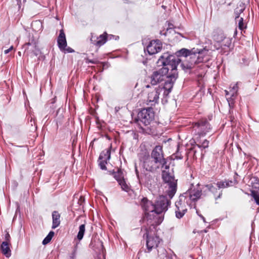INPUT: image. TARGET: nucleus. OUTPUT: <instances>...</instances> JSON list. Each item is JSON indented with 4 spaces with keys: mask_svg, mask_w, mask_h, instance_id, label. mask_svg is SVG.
I'll use <instances>...</instances> for the list:
<instances>
[{
    "mask_svg": "<svg viewBox=\"0 0 259 259\" xmlns=\"http://www.w3.org/2000/svg\"><path fill=\"white\" fill-rule=\"evenodd\" d=\"M250 185L255 191L259 190V179L256 177H252L249 180Z\"/></svg>",
    "mask_w": 259,
    "mask_h": 259,
    "instance_id": "25",
    "label": "nucleus"
},
{
    "mask_svg": "<svg viewBox=\"0 0 259 259\" xmlns=\"http://www.w3.org/2000/svg\"><path fill=\"white\" fill-rule=\"evenodd\" d=\"M145 211V215L144 217V222L149 226V230L155 229V227L163 221V218L159 216V213H157L155 211L152 210H144Z\"/></svg>",
    "mask_w": 259,
    "mask_h": 259,
    "instance_id": "5",
    "label": "nucleus"
},
{
    "mask_svg": "<svg viewBox=\"0 0 259 259\" xmlns=\"http://www.w3.org/2000/svg\"><path fill=\"white\" fill-rule=\"evenodd\" d=\"M237 18L239 19V22H238L239 28L240 30H243V29H244L246 27L245 24L243 23V19L242 17L239 18V17H236V19H237Z\"/></svg>",
    "mask_w": 259,
    "mask_h": 259,
    "instance_id": "31",
    "label": "nucleus"
},
{
    "mask_svg": "<svg viewBox=\"0 0 259 259\" xmlns=\"http://www.w3.org/2000/svg\"><path fill=\"white\" fill-rule=\"evenodd\" d=\"M162 49V43L159 40H153L147 47V51L149 55H153L159 52Z\"/></svg>",
    "mask_w": 259,
    "mask_h": 259,
    "instance_id": "15",
    "label": "nucleus"
},
{
    "mask_svg": "<svg viewBox=\"0 0 259 259\" xmlns=\"http://www.w3.org/2000/svg\"><path fill=\"white\" fill-rule=\"evenodd\" d=\"M163 90L162 88L157 87L148 94V101L151 103V105L157 103L159 100L160 93Z\"/></svg>",
    "mask_w": 259,
    "mask_h": 259,
    "instance_id": "17",
    "label": "nucleus"
},
{
    "mask_svg": "<svg viewBox=\"0 0 259 259\" xmlns=\"http://www.w3.org/2000/svg\"><path fill=\"white\" fill-rule=\"evenodd\" d=\"M135 171H136L137 177L138 179H139V181L143 180V178L142 177V175H140L136 166H135Z\"/></svg>",
    "mask_w": 259,
    "mask_h": 259,
    "instance_id": "36",
    "label": "nucleus"
},
{
    "mask_svg": "<svg viewBox=\"0 0 259 259\" xmlns=\"http://www.w3.org/2000/svg\"><path fill=\"white\" fill-rule=\"evenodd\" d=\"M90 39L93 44L98 47H100L107 41V34L106 32H104L99 36H97L96 35L92 34Z\"/></svg>",
    "mask_w": 259,
    "mask_h": 259,
    "instance_id": "16",
    "label": "nucleus"
},
{
    "mask_svg": "<svg viewBox=\"0 0 259 259\" xmlns=\"http://www.w3.org/2000/svg\"><path fill=\"white\" fill-rule=\"evenodd\" d=\"M172 27H173V25L172 24L168 23V26L167 28V30H168V29L172 28Z\"/></svg>",
    "mask_w": 259,
    "mask_h": 259,
    "instance_id": "46",
    "label": "nucleus"
},
{
    "mask_svg": "<svg viewBox=\"0 0 259 259\" xmlns=\"http://www.w3.org/2000/svg\"><path fill=\"white\" fill-rule=\"evenodd\" d=\"M115 179L118 182L119 185L121 186L122 189L126 192H128L130 188L126 183L124 179H121V178H117V175L115 176Z\"/></svg>",
    "mask_w": 259,
    "mask_h": 259,
    "instance_id": "23",
    "label": "nucleus"
},
{
    "mask_svg": "<svg viewBox=\"0 0 259 259\" xmlns=\"http://www.w3.org/2000/svg\"><path fill=\"white\" fill-rule=\"evenodd\" d=\"M150 157L161 164L162 168L165 169L169 168V166L167 165L166 160L164 158L162 147L161 146L158 145L155 146L151 152Z\"/></svg>",
    "mask_w": 259,
    "mask_h": 259,
    "instance_id": "11",
    "label": "nucleus"
},
{
    "mask_svg": "<svg viewBox=\"0 0 259 259\" xmlns=\"http://www.w3.org/2000/svg\"><path fill=\"white\" fill-rule=\"evenodd\" d=\"M172 157L174 159H181L182 158V156L181 155H179L178 153L174 154L172 155Z\"/></svg>",
    "mask_w": 259,
    "mask_h": 259,
    "instance_id": "37",
    "label": "nucleus"
},
{
    "mask_svg": "<svg viewBox=\"0 0 259 259\" xmlns=\"http://www.w3.org/2000/svg\"><path fill=\"white\" fill-rule=\"evenodd\" d=\"M142 166L146 170L153 172L158 169L161 164L153 159L148 154L144 155L140 159Z\"/></svg>",
    "mask_w": 259,
    "mask_h": 259,
    "instance_id": "9",
    "label": "nucleus"
},
{
    "mask_svg": "<svg viewBox=\"0 0 259 259\" xmlns=\"http://www.w3.org/2000/svg\"><path fill=\"white\" fill-rule=\"evenodd\" d=\"M9 243L3 242L1 246V250L3 254L9 257L11 255V251L10 248Z\"/></svg>",
    "mask_w": 259,
    "mask_h": 259,
    "instance_id": "21",
    "label": "nucleus"
},
{
    "mask_svg": "<svg viewBox=\"0 0 259 259\" xmlns=\"http://www.w3.org/2000/svg\"><path fill=\"white\" fill-rule=\"evenodd\" d=\"M18 54L20 56L21 55V53L20 52L18 53Z\"/></svg>",
    "mask_w": 259,
    "mask_h": 259,
    "instance_id": "52",
    "label": "nucleus"
},
{
    "mask_svg": "<svg viewBox=\"0 0 259 259\" xmlns=\"http://www.w3.org/2000/svg\"><path fill=\"white\" fill-rule=\"evenodd\" d=\"M233 119H234V118H231V121L232 122H233Z\"/></svg>",
    "mask_w": 259,
    "mask_h": 259,
    "instance_id": "51",
    "label": "nucleus"
},
{
    "mask_svg": "<svg viewBox=\"0 0 259 259\" xmlns=\"http://www.w3.org/2000/svg\"><path fill=\"white\" fill-rule=\"evenodd\" d=\"M89 62L92 64H96L97 63V61H94V60H89Z\"/></svg>",
    "mask_w": 259,
    "mask_h": 259,
    "instance_id": "47",
    "label": "nucleus"
},
{
    "mask_svg": "<svg viewBox=\"0 0 259 259\" xmlns=\"http://www.w3.org/2000/svg\"><path fill=\"white\" fill-rule=\"evenodd\" d=\"M99 165L101 169H102L103 170H106V164L107 163V161L105 160H99Z\"/></svg>",
    "mask_w": 259,
    "mask_h": 259,
    "instance_id": "32",
    "label": "nucleus"
},
{
    "mask_svg": "<svg viewBox=\"0 0 259 259\" xmlns=\"http://www.w3.org/2000/svg\"><path fill=\"white\" fill-rule=\"evenodd\" d=\"M57 44L61 51H63L67 47L65 34L63 29L60 31V34L57 39Z\"/></svg>",
    "mask_w": 259,
    "mask_h": 259,
    "instance_id": "18",
    "label": "nucleus"
},
{
    "mask_svg": "<svg viewBox=\"0 0 259 259\" xmlns=\"http://www.w3.org/2000/svg\"><path fill=\"white\" fill-rule=\"evenodd\" d=\"M251 195L253 198L254 201L256 204L259 205V193L255 190H252Z\"/></svg>",
    "mask_w": 259,
    "mask_h": 259,
    "instance_id": "29",
    "label": "nucleus"
},
{
    "mask_svg": "<svg viewBox=\"0 0 259 259\" xmlns=\"http://www.w3.org/2000/svg\"><path fill=\"white\" fill-rule=\"evenodd\" d=\"M197 214L199 215V216L201 219H202L203 218H204V217H203V215H202L201 214H198V211H197Z\"/></svg>",
    "mask_w": 259,
    "mask_h": 259,
    "instance_id": "48",
    "label": "nucleus"
},
{
    "mask_svg": "<svg viewBox=\"0 0 259 259\" xmlns=\"http://www.w3.org/2000/svg\"><path fill=\"white\" fill-rule=\"evenodd\" d=\"M237 184L235 180H225L223 181H219L216 183V185L218 189H224L234 186Z\"/></svg>",
    "mask_w": 259,
    "mask_h": 259,
    "instance_id": "19",
    "label": "nucleus"
},
{
    "mask_svg": "<svg viewBox=\"0 0 259 259\" xmlns=\"http://www.w3.org/2000/svg\"><path fill=\"white\" fill-rule=\"evenodd\" d=\"M5 241L4 242H7V243H10L11 237L8 232H6L5 235Z\"/></svg>",
    "mask_w": 259,
    "mask_h": 259,
    "instance_id": "34",
    "label": "nucleus"
},
{
    "mask_svg": "<svg viewBox=\"0 0 259 259\" xmlns=\"http://www.w3.org/2000/svg\"><path fill=\"white\" fill-rule=\"evenodd\" d=\"M117 175V178H120H120H121V179H123V176H122V174H121L120 172L118 171V172H117V173L115 174H114V176H115V175Z\"/></svg>",
    "mask_w": 259,
    "mask_h": 259,
    "instance_id": "41",
    "label": "nucleus"
},
{
    "mask_svg": "<svg viewBox=\"0 0 259 259\" xmlns=\"http://www.w3.org/2000/svg\"><path fill=\"white\" fill-rule=\"evenodd\" d=\"M195 204L191 203L187 199L184 194H181L179 200L175 203L176 209L175 210L176 216L178 219L182 218L187 211V206L192 207Z\"/></svg>",
    "mask_w": 259,
    "mask_h": 259,
    "instance_id": "6",
    "label": "nucleus"
},
{
    "mask_svg": "<svg viewBox=\"0 0 259 259\" xmlns=\"http://www.w3.org/2000/svg\"><path fill=\"white\" fill-rule=\"evenodd\" d=\"M145 230L146 233L143 237L146 238V247L148 252H150L153 248L158 247L161 239L152 230H149L147 227Z\"/></svg>",
    "mask_w": 259,
    "mask_h": 259,
    "instance_id": "8",
    "label": "nucleus"
},
{
    "mask_svg": "<svg viewBox=\"0 0 259 259\" xmlns=\"http://www.w3.org/2000/svg\"><path fill=\"white\" fill-rule=\"evenodd\" d=\"M114 37H115V36H114L113 35H107V39H111L112 38H114Z\"/></svg>",
    "mask_w": 259,
    "mask_h": 259,
    "instance_id": "45",
    "label": "nucleus"
},
{
    "mask_svg": "<svg viewBox=\"0 0 259 259\" xmlns=\"http://www.w3.org/2000/svg\"><path fill=\"white\" fill-rule=\"evenodd\" d=\"M157 252L158 256L161 258L164 257L166 256V251L163 248L160 247L158 249Z\"/></svg>",
    "mask_w": 259,
    "mask_h": 259,
    "instance_id": "30",
    "label": "nucleus"
},
{
    "mask_svg": "<svg viewBox=\"0 0 259 259\" xmlns=\"http://www.w3.org/2000/svg\"><path fill=\"white\" fill-rule=\"evenodd\" d=\"M208 52V50L205 49L190 51L183 48L177 52V56L184 57L190 56L191 64L188 67L191 68L192 67L193 64H195L208 61L209 60V57L207 56Z\"/></svg>",
    "mask_w": 259,
    "mask_h": 259,
    "instance_id": "3",
    "label": "nucleus"
},
{
    "mask_svg": "<svg viewBox=\"0 0 259 259\" xmlns=\"http://www.w3.org/2000/svg\"><path fill=\"white\" fill-rule=\"evenodd\" d=\"M162 179L165 184H166L165 188H167L166 191L167 194L169 198L171 199L177 191V181L175 180L173 176L164 171L162 172Z\"/></svg>",
    "mask_w": 259,
    "mask_h": 259,
    "instance_id": "7",
    "label": "nucleus"
},
{
    "mask_svg": "<svg viewBox=\"0 0 259 259\" xmlns=\"http://www.w3.org/2000/svg\"><path fill=\"white\" fill-rule=\"evenodd\" d=\"M183 194L191 204H195L202 195V189L199 187V184L196 186L192 184L191 187Z\"/></svg>",
    "mask_w": 259,
    "mask_h": 259,
    "instance_id": "10",
    "label": "nucleus"
},
{
    "mask_svg": "<svg viewBox=\"0 0 259 259\" xmlns=\"http://www.w3.org/2000/svg\"><path fill=\"white\" fill-rule=\"evenodd\" d=\"M115 179L118 182L119 185L121 186L122 189L126 192H128L130 188L126 183L124 179H121V178H117V175L115 176Z\"/></svg>",
    "mask_w": 259,
    "mask_h": 259,
    "instance_id": "24",
    "label": "nucleus"
},
{
    "mask_svg": "<svg viewBox=\"0 0 259 259\" xmlns=\"http://www.w3.org/2000/svg\"><path fill=\"white\" fill-rule=\"evenodd\" d=\"M195 133L200 136H204L211 129L210 125L206 119H202L193 125Z\"/></svg>",
    "mask_w": 259,
    "mask_h": 259,
    "instance_id": "12",
    "label": "nucleus"
},
{
    "mask_svg": "<svg viewBox=\"0 0 259 259\" xmlns=\"http://www.w3.org/2000/svg\"><path fill=\"white\" fill-rule=\"evenodd\" d=\"M34 24L40 25V27H41V24L40 22V21H35V22H34V23H32V25H34Z\"/></svg>",
    "mask_w": 259,
    "mask_h": 259,
    "instance_id": "43",
    "label": "nucleus"
},
{
    "mask_svg": "<svg viewBox=\"0 0 259 259\" xmlns=\"http://www.w3.org/2000/svg\"><path fill=\"white\" fill-rule=\"evenodd\" d=\"M29 123L32 126H33V124L35 123L34 119L32 117H31L29 120Z\"/></svg>",
    "mask_w": 259,
    "mask_h": 259,
    "instance_id": "42",
    "label": "nucleus"
},
{
    "mask_svg": "<svg viewBox=\"0 0 259 259\" xmlns=\"http://www.w3.org/2000/svg\"><path fill=\"white\" fill-rule=\"evenodd\" d=\"M202 219V220H203V221L204 222H205V219L204 217V218H203Z\"/></svg>",
    "mask_w": 259,
    "mask_h": 259,
    "instance_id": "49",
    "label": "nucleus"
},
{
    "mask_svg": "<svg viewBox=\"0 0 259 259\" xmlns=\"http://www.w3.org/2000/svg\"><path fill=\"white\" fill-rule=\"evenodd\" d=\"M205 187L207 188V189L211 192L214 195L215 199L217 200L219 198H220L222 195V192L221 191L219 194H218V189L217 188H215L214 186H213L211 184H207L205 185Z\"/></svg>",
    "mask_w": 259,
    "mask_h": 259,
    "instance_id": "22",
    "label": "nucleus"
},
{
    "mask_svg": "<svg viewBox=\"0 0 259 259\" xmlns=\"http://www.w3.org/2000/svg\"><path fill=\"white\" fill-rule=\"evenodd\" d=\"M180 62L179 59L175 56L169 55L168 53H164L160 56L158 63L161 64L163 67L158 70L153 72L150 76V82L152 85H156L163 81L165 77L166 80L162 88L167 91L171 92L176 79L178 77L177 66Z\"/></svg>",
    "mask_w": 259,
    "mask_h": 259,
    "instance_id": "1",
    "label": "nucleus"
},
{
    "mask_svg": "<svg viewBox=\"0 0 259 259\" xmlns=\"http://www.w3.org/2000/svg\"><path fill=\"white\" fill-rule=\"evenodd\" d=\"M51 239H50L49 238H48L47 236L45 238V239L43 240L42 241V244L44 245H46V244H47L48 243H49L50 241H51Z\"/></svg>",
    "mask_w": 259,
    "mask_h": 259,
    "instance_id": "38",
    "label": "nucleus"
},
{
    "mask_svg": "<svg viewBox=\"0 0 259 259\" xmlns=\"http://www.w3.org/2000/svg\"><path fill=\"white\" fill-rule=\"evenodd\" d=\"M218 42H224L222 45V46H226L228 47H230L231 44V40L229 38H227L224 36L223 34H221V39H218L217 38H214Z\"/></svg>",
    "mask_w": 259,
    "mask_h": 259,
    "instance_id": "26",
    "label": "nucleus"
},
{
    "mask_svg": "<svg viewBox=\"0 0 259 259\" xmlns=\"http://www.w3.org/2000/svg\"><path fill=\"white\" fill-rule=\"evenodd\" d=\"M27 47V53H32L35 56H37L39 53V50L37 47V41L32 36L30 38L28 42L23 45V48Z\"/></svg>",
    "mask_w": 259,
    "mask_h": 259,
    "instance_id": "14",
    "label": "nucleus"
},
{
    "mask_svg": "<svg viewBox=\"0 0 259 259\" xmlns=\"http://www.w3.org/2000/svg\"><path fill=\"white\" fill-rule=\"evenodd\" d=\"M146 87H147V88H149V85H147L146 86Z\"/></svg>",
    "mask_w": 259,
    "mask_h": 259,
    "instance_id": "53",
    "label": "nucleus"
},
{
    "mask_svg": "<svg viewBox=\"0 0 259 259\" xmlns=\"http://www.w3.org/2000/svg\"><path fill=\"white\" fill-rule=\"evenodd\" d=\"M36 126H35V127H33V128H32V130H36Z\"/></svg>",
    "mask_w": 259,
    "mask_h": 259,
    "instance_id": "50",
    "label": "nucleus"
},
{
    "mask_svg": "<svg viewBox=\"0 0 259 259\" xmlns=\"http://www.w3.org/2000/svg\"><path fill=\"white\" fill-rule=\"evenodd\" d=\"M52 228L55 229L60 224V214L57 211H54L52 212Z\"/></svg>",
    "mask_w": 259,
    "mask_h": 259,
    "instance_id": "20",
    "label": "nucleus"
},
{
    "mask_svg": "<svg viewBox=\"0 0 259 259\" xmlns=\"http://www.w3.org/2000/svg\"><path fill=\"white\" fill-rule=\"evenodd\" d=\"M154 118V113L151 108H144L138 114L136 122L143 128V126H148L153 121Z\"/></svg>",
    "mask_w": 259,
    "mask_h": 259,
    "instance_id": "4",
    "label": "nucleus"
},
{
    "mask_svg": "<svg viewBox=\"0 0 259 259\" xmlns=\"http://www.w3.org/2000/svg\"><path fill=\"white\" fill-rule=\"evenodd\" d=\"M111 152L109 149L103 151L100 155L99 160L108 161L110 158Z\"/></svg>",
    "mask_w": 259,
    "mask_h": 259,
    "instance_id": "27",
    "label": "nucleus"
},
{
    "mask_svg": "<svg viewBox=\"0 0 259 259\" xmlns=\"http://www.w3.org/2000/svg\"><path fill=\"white\" fill-rule=\"evenodd\" d=\"M64 53H73L74 52V50L70 47L65 48L64 50H63V51Z\"/></svg>",
    "mask_w": 259,
    "mask_h": 259,
    "instance_id": "35",
    "label": "nucleus"
},
{
    "mask_svg": "<svg viewBox=\"0 0 259 259\" xmlns=\"http://www.w3.org/2000/svg\"><path fill=\"white\" fill-rule=\"evenodd\" d=\"M209 141L207 140H205L201 144H198L197 146L200 148H203L204 149L208 147Z\"/></svg>",
    "mask_w": 259,
    "mask_h": 259,
    "instance_id": "33",
    "label": "nucleus"
},
{
    "mask_svg": "<svg viewBox=\"0 0 259 259\" xmlns=\"http://www.w3.org/2000/svg\"><path fill=\"white\" fill-rule=\"evenodd\" d=\"M170 199H168L166 196L161 195L157 199L154 203H153L147 198H143L141 200V205L143 210H152L160 214L167 210L170 204Z\"/></svg>",
    "mask_w": 259,
    "mask_h": 259,
    "instance_id": "2",
    "label": "nucleus"
},
{
    "mask_svg": "<svg viewBox=\"0 0 259 259\" xmlns=\"http://www.w3.org/2000/svg\"><path fill=\"white\" fill-rule=\"evenodd\" d=\"M54 232L52 231H50L49 234H48V235L47 236V237L49 238L50 239L52 240L53 237L54 236Z\"/></svg>",
    "mask_w": 259,
    "mask_h": 259,
    "instance_id": "39",
    "label": "nucleus"
},
{
    "mask_svg": "<svg viewBox=\"0 0 259 259\" xmlns=\"http://www.w3.org/2000/svg\"><path fill=\"white\" fill-rule=\"evenodd\" d=\"M85 230V225H81L79 227V231L77 235V238L79 241H80L83 238Z\"/></svg>",
    "mask_w": 259,
    "mask_h": 259,
    "instance_id": "28",
    "label": "nucleus"
},
{
    "mask_svg": "<svg viewBox=\"0 0 259 259\" xmlns=\"http://www.w3.org/2000/svg\"><path fill=\"white\" fill-rule=\"evenodd\" d=\"M14 49V47L13 46H11L9 49H7L6 50L4 51V53L5 54H8L11 51L13 50Z\"/></svg>",
    "mask_w": 259,
    "mask_h": 259,
    "instance_id": "40",
    "label": "nucleus"
},
{
    "mask_svg": "<svg viewBox=\"0 0 259 259\" xmlns=\"http://www.w3.org/2000/svg\"><path fill=\"white\" fill-rule=\"evenodd\" d=\"M141 254H142V251L140 250L138 252V254H137V258H138V259H140V256L141 255Z\"/></svg>",
    "mask_w": 259,
    "mask_h": 259,
    "instance_id": "44",
    "label": "nucleus"
},
{
    "mask_svg": "<svg viewBox=\"0 0 259 259\" xmlns=\"http://www.w3.org/2000/svg\"><path fill=\"white\" fill-rule=\"evenodd\" d=\"M238 90V83H236L231 86L229 91H225L226 99L230 108H233L235 99L237 96Z\"/></svg>",
    "mask_w": 259,
    "mask_h": 259,
    "instance_id": "13",
    "label": "nucleus"
}]
</instances>
